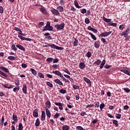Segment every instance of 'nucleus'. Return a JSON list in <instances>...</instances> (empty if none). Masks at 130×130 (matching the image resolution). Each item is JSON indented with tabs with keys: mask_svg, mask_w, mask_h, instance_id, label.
<instances>
[{
	"mask_svg": "<svg viewBox=\"0 0 130 130\" xmlns=\"http://www.w3.org/2000/svg\"><path fill=\"white\" fill-rule=\"evenodd\" d=\"M53 30V27L50 25V22L47 21L46 26L43 29V32L44 31H52Z\"/></svg>",
	"mask_w": 130,
	"mask_h": 130,
	"instance_id": "nucleus-1",
	"label": "nucleus"
},
{
	"mask_svg": "<svg viewBox=\"0 0 130 130\" xmlns=\"http://www.w3.org/2000/svg\"><path fill=\"white\" fill-rule=\"evenodd\" d=\"M64 26H66L64 22H62L60 24H56L55 25V28H56V30H57V31H59L60 30H62V29H64Z\"/></svg>",
	"mask_w": 130,
	"mask_h": 130,
	"instance_id": "nucleus-2",
	"label": "nucleus"
},
{
	"mask_svg": "<svg viewBox=\"0 0 130 130\" xmlns=\"http://www.w3.org/2000/svg\"><path fill=\"white\" fill-rule=\"evenodd\" d=\"M51 48L53 49H57V50H63V48L61 47H58L55 44H51Z\"/></svg>",
	"mask_w": 130,
	"mask_h": 130,
	"instance_id": "nucleus-3",
	"label": "nucleus"
},
{
	"mask_svg": "<svg viewBox=\"0 0 130 130\" xmlns=\"http://www.w3.org/2000/svg\"><path fill=\"white\" fill-rule=\"evenodd\" d=\"M112 33V31H109V32H102L100 35V36H101V37H106V36H108L109 35H110V34Z\"/></svg>",
	"mask_w": 130,
	"mask_h": 130,
	"instance_id": "nucleus-4",
	"label": "nucleus"
},
{
	"mask_svg": "<svg viewBox=\"0 0 130 130\" xmlns=\"http://www.w3.org/2000/svg\"><path fill=\"white\" fill-rule=\"evenodd\" d=\"M50 12L53 14V15H55V16H58V15H59V12H58V10L55 9H51L50 10Z\"/></svg>",
	"mask_w": 130,
	"mask_h": 130,
	"instance_id": "nucleus-5",
	"label": "nucleus"
},
{
	"mask_svg": "<svg viewBox=\"0 0 130 130\" xmlns=\"http://www.w3.org/2000/svg\"><path fill=\"white\" fill-rule=\"evenodd\" d=\"M54 104L56 105V106L59 107V109H60V110H62V109H63V108L62 107V106H63V103L56 102L54 103Z\"/></svg>",
	"mask_w": 130,
	"mask_h": 130,
	"instance_id": "nucleus-6",
	"label": "nucleus"
},
{
	"mask_svg": "<svg viewBox=\"0 0 130 130\" xmlns=\"http://www.w3.org/2000/svg\"><path fill=\"white\" fill-rule=\"evenodd\" d=\"M46 110V114L48 118H50L51 116V113H50V111H49V110L47 108H45Z\"/></svg>",
	"mask_w": 130,
	"mask_h": 130,
	"instance_id": "nucleus-7",
	"label": "nucleus"
},
{
	"mask_svg": "<svg viewBox=\"0 0 130 130\" xmlns=\"http://www.w3.org/2000/svg\"><path fill=\"white\" fill-rule=\"evenodd\" d=\"M52 74H54L56 76H58V77H60V78H61V77L62 76L61 73L58 71H52Z\"/></svg>",
	"mask_w": 130,
	"mask_h": 130,
	"instance_id": "nucleus-8",
	"label": "nucleus"
},
{
	"mask_svg": "<svg viewBox=\"0 0 130 130\" xmlns=\"http://www.w3.org/2000/svg\"><path fill=\"white\" fill-rule=\"evenodd\" d=\"M83 80L87 83V84H89L90 85V87L92 85V83L91 82V80L90 79L87 78L86 77H83Z\"/></svg>",
	"mask_w": 130,
	"mask_h": 130,
	"instance_id": "nucleus-9",
	"label": "nucleus"
},
{
	"mask_svg": "<svg viewBox=\"0 0 130 130\" xmlns=\"http://www.w3.org/2000/svg\"><path fill=\"white\" fill-rule=\"evenodd\" d=\"M22 91L24 94H27V86L25 83L23 84Z\"/></svg>",
	"mask_w": 130,
	"mask_h": 130,
	"instance_id": "nucleus-10",
	"label": "nucleus"
},
{
	"mask_svg": "<svg viewBox=\"0 0 130 130\" xmlns=\"http://www.w3.org/2000/svg\"><path fill=\"white\" fill-rule=\"evenodd\" d=\"M79 68L81 70H84L85 68H86V64H85V63L83 62H81L79 63Z\"/></svg>",
	"mask_w": 130,
	"mask_h": 130,
	"instance_id": "nucleus-11",
	"label": "nucleus"
},
{
	"mask_svg": "<svg viewBox=\"0 0 130 130\" xmlns=\"http://www.w3.org/2000/svg\"><path fill=\"white\" fill-rule=\"evenodd\" d=\"M44 35V36H46V39H49V40H51V39H52V37L49 36L50 35V34L49 32H46Z\"/></svg>",
	"mask_w": 130,
	"mask_h": 130,
	"instance_id": "nucleus-12",
	"label": "nucleus"
},
{
	"mask_svg": "<svg viewBox=\"0 0 130 130\" xmlns=\"http://www.w3.org/2000/svg\"><path fill=\"white\" fill-rule=\"evenodd\" d=\"M54 83H56V84H58V85H59L60 86H63V84L61 81L59 80V79H55L54 80Z\"/></svg>",
	"mask_w": 130,
	"mask_h": 130,
	"instance_id": "nucleus-13",
	"label": "nucleus"
},
{
	"mask_svg": "<svg viewBox=\"0 0 130 130\" xmlns=\"http://www.w3.org/2000/svg\"><path fill=\"white\" fill-rule=\"evenodd\" d=\"M33 116L34 117H38V109H36L33 112Z\"/></svg>",
	"mask_w": 130,
	"mask_h": 130,
	"instance_id": "nucleus-14",
	"label": "nucleus"
},
{
	"mask_svg": "<svg viewBox=\"0 0 130 130\" xmlns=\"http://www.w3.org/2000/svg\"><path fill=\"white\" fill-rule=\"evenodd\" d=\"M16 47H17V48H19V49H20V50H22V51H25V48H24V47H23V46H22L20 44L16 45Z\"/></svg>",
	"mask_w": 130,
	"mask_h": 130,
	"instance_id": "nucleus-15",
	"label": "nucleus"
},
{
	"mask_svg": "<svg viewBox=\"0 0 130 130\" xmlns=\"http://www.w3.org/2000/svg\"><path fill=\"white\" fill-rule=\"evenodd\" d=\"M45 112L42 111V115H41V120H42L43 121L45 120Z\"/></svg>",
	"mask_w": 130,
	"mask_h": 130,
	"instance_id": "nucleus-16",
	"label": "nucleus"
},
{
	"mask_svg": "<svg viewBox=\"0 0 130 130\" xmlns=\"http://www.w3.org/2000/svg\"><path fill=\"white\" fill-rule=\"evenodd\" d=\"M120 34L121 36H124V37H127L128 34H129L128 33V32L126 31V30H124V31L122 32L121 34Z\"/></svg>",
	"mask_w": 130,
	"mask_h": 130,
	"instance_id": "nucleus-17",
	"label": "nucleus"
},
{
	"mask_svg": "<svg viewBox=\"0 0 130 130\" xmlns=\"http://www.w3.org/2000/svg\"><path fill=\"white\" fill-rule=\"evenodd\" d=\"M45 105L47 108H50V107H51V103H50V101H47L45 103Z\"/></svg>",
	"mask_w": 130,
	"mask_h": 130,
	"instance_id": "nucleus-18",
	"label": "nucleus"
},
{
	"mask_svg": "<svg viewBox=\"0 0 130 130\" xmlns=\"http://www.w3.org/2000/svg\"><path fill=\"white\" fill-rule=\"evenodd\" d=\"M103 20L106 22V23H111V19L106 18L105 17L103 16Z\"/></svg>",
	"mask_w": 130,
	"mask_h": 130,
	"instance_id": "nucleus-19",
	"label": "nucleus"
},
{
	"mask_svg": "<svg viewBox=\"0 0 130 130\" xmlns=\"http://www.w3.org/2000/svg\"><path fill=\"white\" fill-rule=\"evenodd\" d=\"M40 12H41V13H42V14H44V15H46L47 14V11L44 8H40Z\"/></svg>",
	"mask_w": 130,
	"mask_h": 130,
	"instance_id": "nucleus-20",
	"label": "nucleus"
},
{
	"mask_svg": "<svg viewBox=\"0 0 130 130\" xmlns=\"http://www.w3.org/2000/svg\"><path fill=\"white\" fill-rule=\"evenodd\" d=\"M120 72L122 73H124V74H125V75H128V76H130L129 71L126 70H121Z\"/></svg>",
	"mask_w": 130,
	"mask_h": 130,
	"instance_id": "nucleus-21",
	"label": "nucleus"
},
{
	"mask_svg": "<svg viewBox=\"0 0 130 130\" xmlns=\"http://www.w3.org/2000/svg\"><path fill=\"white\" fill-rule=\"evenodd\" d=\"M12 119L17 122V121H18V117L17 116V115L13 114L12 116Z\"/></svg>",
	"mask_w": 130,
	"mask_h": 130,
	"instance_id": "nucleus-22",
	"label": "nucleus"
},
{
	"mask_svg": "<svg viewBox=\"0 0 130 130\" xmlns=\"http://www.w3.org/2000/svg\"><path fill=\"white\" fill-rule=\"evenodd\" d=\"M89 35L91 36L92 39H93V40H97V38L96 37V36H95V35L92 34V32H89Z\"/></svg>",
	"mask_w": 130,
	"mask_h": 130,
	"instance_id": "nucleus-23",
	"label": "nucleus"
},
{
	"mask_svg": "<svg viewBox=\"0 0 130 130\" xmlns=\"http://www.w3.org/2000/svg\"><path fill=\"white\" fill-rule=\"evenodd\" d=\"M62 130H69L70 129V126L68 125H63L62 127Z\"/></svg>",
	"mask_w": 130,
	"mask_h": 130,
	"instance_id": "nucleus-24",
	"label": "nucleus"
},
{
	"mask_svg": "<svg viewBox=\"0 0 130 130\" xmlns=\"http://www.w3.org/2000/svg\"><path fill=\"white\" fill-rule=\"evenodd\" d=\"M39 125H40V120L39 118H37L35 122V126H39Z\"/></svg>",
	"mask_w": 130,
	"mask_h": 130,
	"instance_id": "nucleus-25",
	"label": "nucleus"
},
{
	"mask_svg": "<svg viewBox=\"0 0 130 130\" xmlns=\"http://www.w3.org/2000/svg\"><path fill=\"white\" fill-rule=\"evenodd\" d=\"M0 69L2 70V71H3V72H5L6 73H9V70L8 69L6 68L5 67H1Z\"/></svg>",
	"mask_w": 130,
	"mask_h": 130,
	"instance_id": "nucleus-26",
	"label": "nucleus"
},
{
	"mask_svg": "<svg viewBox=\"0 0 130 130\" xmlns=\"http://www.w3.org/2000/svg\"><path fill=\"white\" fill-rule=\"evenodd\" d=\"M105 62H106V61L105 60V59H104V60L102 61V62L101 65L100 66V68L101 69H103V67H104V66L105 65Z\"/></svg>",
	"mask_w": 130,
	"mask_h": 130,
	"instance_id": "nucleus-27",
	"label": "nucleus"
},
{
	"mask_svg": "<svg viewBox=\"0 0 130 130\" xmlns=\"http://www.w3.org/2000/svg\"><path fill=\"white\" fill-rule=\"evenodd\" d=\"M46 61L49 62V63H51V62H52V61H53V58H52V57L47 58L46 59Z\"/></svg>",
	"mask_w": 130,
	"mask_h": 130,
	"instance_id": "nucleus-28",
	"label": "nucleus"
},
{
	"mask_svg": "<svg viewBox=\"0 0 130 130\" xmlns=\"http://www.w3.org/2000/svg\"><path fill=\"white\" fill-rule=\"evenodd\" d=\"M112 121H113V123L115 125L116 127H118L119 125L118 124L117 120L115 119H113L112 120Z\"/></svg>",
	"mask_w": 130,
	"mask_h": 130,
	"instance_id": "nucleus-29",
	"label": "nucleus"
},
{
	"mask_svg": "<svg viewBox=\"0 0 130 130\" xmlns=\"http://www.w3.org/2000/svg\"><path fill=\"white\" fill-rule=\"evenodd\" d=\"M17 57L13 56H9L8 57V59H10V60H15L16 59Z\"/></svg>",
	"mask_w": 130,
	"mask_h": 130,
	"instance_id": "nucleus-30",
	"label": "nucleus"
},
{
	"mask_svg": "<svg viewBox=\"0 0 130 130\" xmlns=\"http://www.w3.org/2000/svg\"><path fill=\"white\" fill-rule=\"evenodd\" d=\"M57 10H59V12H60V13L63 12V7L62 6H59L57 7Z\"/></svg>",
	"mask_w": 130,
	"mask_h": 130,
	"instance_id": "nucleus-31",
	"label": "nucleus"
},
{
	"mask_svg": "<svg viewBox=\"0 0 130 130\" xmlns=\"http://www.w3.org/2000/svg\"><path fill=\"white\" fill-rule=\"evenodd\" d=\"M30 71H31L32 74L34 75V76H36L37 75V72H36V70H34L33 68L30 69Z\"/></svg>",
	"mask_w": 130,
	"mask_h": 130,
	"instance_id": "nucleus-32",
	"label": "nucleus"
},
{
	"mask_svg": "<svg viewBox=\"0 0 130 130\" xmlns=\"http://www.w3.org/2000/svg\"><path fill=\"white\" fill-rule=\"evenodd\" d=\"M92 55V53H91V52L88 51L86 54H85V56H86V57H88V58H89V57H91V56Z\"/></svg>",
	"mask_w": 130,
	"mask_h": 130,
	"instance_id": "nucleus-33",
	"label": "nucleus"
},
{
	"mask_svg": "<svg viewBox=\"0 0 130 130\" xmlns=\"http://www.w3.org/2000/svg\"><path fill=\"white\" fill-rule=\"evenodd\" d=\"M46 85L48 86V87H50V88H53V84L52 83H51L50 82H46Z\"/></svg>",
	"mask_w": 130,
	"mask_h": 130,
	"instance_id": "nucleus-34",
	"label": "nucleus"
},
{
	"mask_svg": "<svg viewBox=\"0 0 130 130\" xmlns=\"http://www.w3.org/2000/svg\"><path fill=\"white\" fill-rule=\"evenodd\" d=\"M109 26H113V27H116L117 26V24L111 22L109 23Z\"/></svg>",
	"mask_w": 130,
	"mask_h": 130,
	"instance_id": "nucleus-35",
	"label": "nucleus"
},
{
	"mask_svg": "<svg viewBox=\"0 0 130 130\" xmlns=\"http://www.w3.org/2000/svg\"><path fill=\"white\" fill-rule=\"evenodd\" d=\"M94 45L95 48H99V47H100V44L98 43L97 42L94 43Z\"/></svg>",
	"mask_w": 130,
	"mask_h": 130,
	"instance_id": "nucleus-36",
	"label": "nucleus"
},
{
	"mask_svg": "<svg viewBox=\"0 0 130 130\" xmlns=\"http://www.w3.org/2000/svg\"><path fill=\"white\" fill-rule=\"evenodd\" d=\"M73 89H75V90H79L80 89V86L78 85H73Z\"/></svg>",
	"mask_w": 130,
	"mask_h": 130,
	"instance_id": "nucleus-37",
	"label": "nucleus"
},
{
	"mask_svg": "<svg viewBox=\"0 0 130 130\" xmlns=\"http://www.w3.org/2000/svg\"><path fill=\"white\" fill-rule=\"evenodd\" d=\"M11 49L12 50H14V51H16L17 50H18V49L16 48V46L15 45H12L11 46Z\"/></svg>",
	"mask_w": 130,
	"mask_h": 130,
	"instance_id": "nucleus-38",
	"label": "nucleus"
},
{
	"mask_svg": "<svg viewBox=\"0 0 130 130\" xmlns=\"http://www.w3.org/2000/svg\"><path fill=\"white\" fill-rule=\"evenodd\" d=\"M59 92L60 94H66V93H67V90L66 89H61Z\"/></svg>",
	"mask_w": 130,
	"mask_h": 130,
	"instance_id": "nucleus-39",
	"label": "nucleus"
},
{
	"mask_svg": "<svg viewBox=\"0 0 130 130\" xmlns=\"http://www.w3.org/2000/svg\"><path fill=\"white\" fill-rule=\"evenodd\" d=\"M105 107V104L104 103H102L100 106V108L101 109V111H102L103 108Z\"/></svg>",
	"mask_w": 130,
	"mask_h": 130,
	"instance_id": "nucleus-40",
	"label": "nucleus"
},
{
	"mask_svg": "<svg viewBox=\"0 0 130 130\" xmlns=\"http://www.w3.org/2000/svg\"><path fill=\"white\" fill-rule=\"evenodd\" d=\"M75 41L74 42V46H77L78 45V43H79V41H78V39L75 38Z\"/></svg>",
	"mask_w": 130,
	"mask_h": 130,
	"instance_id": "nucleus-41",
	"label": "nucleus"
},
{
	"mask_svg": "<svg viewBox=\"0 0 130 130\" xmlns=\"http://www.w3.org/2000/svg\"><path fill=\"white\" fill-rule=\"evenodd\" d=\"M60 78H61V79H62V80H63V81H64L66 82V83L70 82V81H69L68 79H66V78H64V77H63L62 75L61 76V77Z\"/></svg>",
	"mask_w": 130,
	"mask_h": 130,
	"instance_id": "nucleus-42",
	"label": "nucleus"
},
{
	"mask_svg": "<svg viewBox=\"0 0 130 130\" xmlns=\"http://www.w3.org/2000/svg\"><path fill=\"white\" fill-rule=\"evenodd\" d=\"M94 64H98V66H99L101 63V60L100 59H98L97 61H94L93 63Z\"/></svg>",
	"mask_w": 130,
	"mask_h": 130,
	"instance_id": "nucleus-43",
	"label": "nucleus"
},
{
	"mask_svg": "<svg viewBox=\"0 0 130 130\" xmlns=\"http://www.w3.org/2000/svg\"><path fill=\"white\" fill-rule=\"evenodd\" d=\"M124 28H125V25H124V24L120 25L119 27V29L120 30H123V29H124Z\"/></svg>",
	"mask_w": 130,
	"mask_h": 130,
	"instance_id": "nucleus-44",
	"label": "nucleus"
},
{
	"mask_svg": "<svg viewBox=\"0 0 130 130\" xmlns=\"http://www.w3.org/2000/svg\"><path fill=\"white\" fill-rule=\"evenodd\" d=\"M38 76L41 79H44V75H43L42 73H39Z\"/></svg>",
	"mask_w": 130,
	"mask_h": 130,
	"instance_id": "nucleus-45",
	"label": "nucleus"
},
{
	"mask_svg": "<svg viewBox=\"0 0 130 130\" xmlns=\"http://www.w3.org/2000/svg\"><path fill=\"white\" fill-rule=\"evenodd\" d=\"M76 129L77 130H85L84 128H83V127L81 126H77L76 127Z\"/></svg>",
	"mask_w": 130,
	"mask_h": 130,
	"instance_id": "nucleus-46",
	"label": "nucleus"
},
{
	"mask_svg": "<svg viewBox=\"0 0 130 130\" xmlns=\"http://www.w3.org/2000/svg\"><path fill=\"white\" fill-rule=\"evenodd\" d=\"M85 23L86 24H90V20L88 17L85 18Z\"/></svg>",
	"mask_w": 130,
	"mask_h": 130,
	"instance_id": "nucleus-47",
	"label": "nucleus"
},
{
	"mask_svg": "<svg viewBox=\"0 0 130 130\" xmlns=\"http://www.w3.org/2000/svg\"><path fill=\"white\" fill-rule=\"evenodd\" d=\"M19 90H20V87L17 86L16 87L13 88V92H16L17 90L19 91Z\"/></svg>",
	"mask_w": 130,
	"mask_h": 130,
	"instance_id": "nucleus-48",
	"label": "nucleus"
},
{
	"mask_svg": "<svg viewBox=\"0 0 130 130\" xmlns=\"http://www.w3.org/2000/svg\"><path fill=\"white\" fill-rule=\"evenodd\" d=\"M0 75L3 76V77H5V78H8V75L6 73H5L3 72H1Z\"/></svg>",
	"mask_w": 130,
	"mask_h": 130,
	"instance_id": "nucleus-49",
	"label": "nucleus"
},
{
	"mask_svg": "<svg viewBox=\"0 0 130 130\" xmlns=\"http://www.w3.org/2000/svg\"><path fill=\"white\" fill-rule=\"evenodd\" d=\"M18 130H23V125L21 123L18 125Z\"/></svg>",
	"mask_w": 130,
	"mask_h": 130,
	"instance_id": "nucleus-50",
	"label": "nucleus"
},
{
	"mask_svg": "<svg viewBox=\"0 0 130 130\" xmlns=\"http://www.w3.org/2000/svg\"><path fill=\"white\" fill-rule=\"evenodd\" d=\"M81 13L82 14H86V13H87V10H86V9H81Z\"/></svg>",
	"mask_w": 130,
	"mask_h": 130,
	"instance_id": "nucleus-51",
	"label": "nucleus"
},
{
	"mask_svg": "<svg viewBox=\"0 0 130 130\" xmlns=\"http://www.w3.org/2000/svg\"><path fill=\"white\" fill-rule=\"evenodd\" d=\"M59 115H60V114L57 113L54 115L53 118H57Z\"/></svg>",
	"mask_w": 130,
	"mask_h": 130,
	"instance_id": "nucleus-52",
	"label": "nucleus"
},
{
	"mask_svg": "<svg viewBox=\"0 0 130 130\" xmlns=\"http://www.w3.org/2000/svg\"><path fill=\"white\" fill-rule=\"evenodd\" d=\"M123 90L126 92V93H129L130 92V89L128 88H123Z\"/></svg>",
	"mask_w": 130,
	"mask_h": 130,
	"instance_id": "nucleus-53",
	"label": "nucleus"
},
{
	"mask_svg": "<svg viewBox=\"0 0 130 130\" xmlns=\"http://www.w3.org/2000/svg\"><path fill=\"white\" fill-rule=\"evenodd\" d=\"M2 86L4 87V88H6V89H9V84H2Z\"/></svg>",
	"mask_w": 130,
	"mask_h": 130,
	"instance_id": "nucleus-54",
	"label": "nucleus"
},
{
	"mask_svg": "<svg viewBox=\"0 0 130 130\" xmlns=\"http://www.w3.org/2000/svg\"><path fill=\"white\" fill-rule=\"evenodd\" d=\"M52 68H53V69H58V68H59V65H57L56 64H53V66H52Z\"/></svg>",
	"mask_w": 130,
	"mask_h": 130,
	"instance_id": "nucleus-55",
	"label": "nucleus"
},
{
	"mask_svg": "<svg viewBox=\"0 0 130 130\" xmlns=\"http://www.w3.org/2000/svg\"><path fill=\"white\" fill-rule=\"evenodd\" d=\"M18 37L19 38H20V39H21V40H26V38H25V37H23L22 36L18 35Z\"/></svg>",
	"mask_w": 130,
	"mask_h": 130,
	"instance_id": "nucleus-56",
	"label": "nucleus"
},
{
	"mask_svg": "<svg viewBox=\"0 0 130 130\" xmlns=\"http://www.w3.org/2000/svg\"><path fill=\"white\" fill-rule=\"evenodd\" d=\"M4 122H5V117L3 116H2L1 119V123L2 124V126H3V124H4Z\"/></svg>",
	"mask_w": 130,
	"mask_h": 130,
	"instance_id": "nucleus-57",
	"label": "nucleus"
},
{
	"mask_svg": "<svg viewBox=\"0 0 130 130\" xmlns=\"http://www.w3.org/2000/svg\"><path fill=\"white\" fill-rule=\"evenodd\" d=\"M75 97L76 100H79V99H80V94L77 93L75 95Z\"/></svg>",
	"mask_w": 130,
	"mask_h": 130,
	"instance_id": "nucleus-58",
	"label": "nucleus"
},
{
	"mask_svg": "<svg viewBox=\"0 0 130 130\" xmlns=\"http://www.w3.org/2000/svg\"><path fill=\"white\" fill-rule=\"evenodd\" d=\"M101 41L103 42V43H104V44H107V41H106L104 38H102Z\"/></svg>",
	"mask_w": 130,
	"mask_h": 130,
	"instance_id": "nucleus-59",
	"label": "nucleus"
},
{
	"mask_svg": "<svg viewBox=\"0 0 130 130\" xmlns=\"http://www.w3.org/2000/svg\"><path fill=\"white\" fill-rule=\"evenodd\" d=\"M15 84L16 86H19L20 85V80H17L15 81Z\"/></svg>",
	"mask_w": 130,
	"mask_h": 130,
	"instance_id": "nucleus-60",
	"label": "nucleus"
},
{
	"mask_svg": "<svg viewBox=\"0 0 130 130\" xmlns=\"http://www.w3.org/2000/svg\"><path fill=\"white\" fill-rule=\"evenodd\" d=\"M21 67L23 69H26V68H27V66L25 63H23L21 64Z\"/></svg>",
	"mask_w": 130,
	"mask_h": 130,
	"instance_id": "nucleus-61",
	"label": "nucleus"
},
{
	"mask_svg": "<svg viewBox=\"0 0 130 130\" xmlns=\"http://www.w3.org/2000/svg\"><path fill=\"white\" fill-rule=\"evenodd\" d=\"M0 13L1 14H3L4 13V8H3V6H0Z\"/></svg>",
	"mask_w": 130,
	"mask_h": 130,
	"instance_id": "nucleus-62",
	"label": "nucleus"
},
{
	"mask_svg": "<svg viewBox=\"0 0 130 130\" xmlns=\"http://www.w3.org/2000/svg\"><path fill=\"white\" fill-rule=\"evenodd\" d=\"M111 67H112L111 65H108V64H106L105 66V69H110V68H111Z\"/></svg>",
	"mask_w": 130,
	"mask_h": 130,
	"instance_id": "nucleus-63",
	"label": "nucleus"
},
{
	"mask_svg": "<svg viewBox=\"0 0 130 130\" xmlns=\"http://www.w3.org/2000/svg\"><path fill=\"white\" fill-rule=\"evenodd\" d=\"M100 106V103H99V102H95V107H97V108H98Z\"/></svg>",
	"mask_w": 130,
	"mask_h": 130,
	"instance_id": "nucleus-64",
	"label": "nucleus"
}]
</instances>
